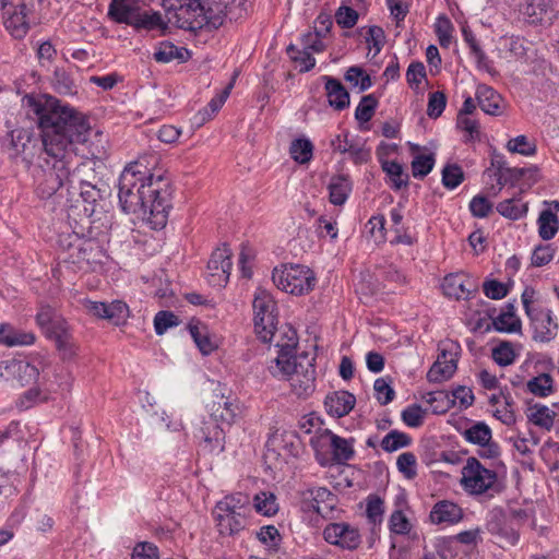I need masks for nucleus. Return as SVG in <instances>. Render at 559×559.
Instances as JSON below:
<instances>
[{
    "mask_svg": "<svg viewBox=\"0 0 559 559\" xmlns=\"http://www.w3.org/2000/svg\"><path fill=\"white\" fill-rule=\"evenodd\" d=\"M19 481L17 474L0 469V509L5 507L10 498L17 495Z\"/></svg>",
    "mask_w": 559,
    "mask_h": 559,
    "instance_id": "f704fd0d",
    "label": "nucleus"
},
{
    "mask_svg": "<svg viewBox=\"0 0 559 559\" xmlns=\"http://www.w3.org/2000/svg\"><path fill=\"white\" fill-rule=\"evenodd\" d=\"M289 154L296 163L306 164L312 158L313 145L307 138L296 139L289 146Z\"/></svg>",
    "mask_w": 559,
    "mask_h": 559,
    "instance_id": "4c0bfd02",
    "label": "nucleus"
},
{
    "mask_svg": "<svg viewBox=\"0 0 559 559\" xmlns=\"http://www.w3.org/2000/svg\"><path fill=\"white\" fill-rule=\"evenodd\" d=\"M496 210L501 216L518 221L526 215L527 204L520 198H511L499 202Z\"/></svg>",
    "mask_w": 559,
    "mask_h": 559,
    "instance_id": "72a5a7b5",
    "label": "nucleus"
},
{
    "mask_svg": "<svg viewBox=\"0 0 559 559\" xmlns=\"http://www.w3.org/2000/svg\"><path fill=\"white\" fill-rule=\"evenodd\" d=\"M56 344L62 360H71L76 355V344L69 331V325L63 330L57 326V333L49 337Z\"/></svg>",
    "mask_w": 559,
    "mask_h": 559,
    "instance_id": "7c9ffc66",
    "label": "nucleus"
},
{
    "mask_svg": "<svg viewBox=\"0 0 559 559\" xmlns=\"http://www.w3.org/2000/svg\"><path fill=\"white\" fill-rule=\"evenodd\" d=\"M171 183L162 174H151L140 162L128 165L119 178V203L152 229L163 228L171 207Z\"/></svg>",
    "mask_w": 559,
    "mask_h": 559,
    "instance_id": "f03ea898",
    "label": "nucleus"
},
{
    "mask_svg": "<svg viewBox=\"0 0 559 559\" xmlns=\"http://www.w3.org/2000/svg\"><path fill=\"white\" fill-rule=\"evenodd\" d=\"M207 408L211 423H204V427L201 428V438L206 443L216 442L219 444L224 438V428L219 424L230 426L239 413V406L221 395L216 396V400L209 404Z\"/></svg>",
    "mask_w": 559,
    "mask_h": 559,
    "instance_id": "39448f33",
    "label": "nucleus"
},
{
    "mask_svg": "<svg viewBox=\"0 0 559 559\" xmlns=\"http://www.w3.org/2000/svg\"><path fill=\"white\" fill-rule=\"evenodd\" d=\"M345 80L353 86L357 87L360 92L368 90L371 86V79L360 67H350L345 73Z\"/></svg>",
    "mask_w": 559,
    "mask_h": 559,
    "instance_id": "8fccbe9b",
    "label": "nucleus"
},
{
    "mask_svg": "<svg viewBox=\"0 0 559 559\" xmlns=\"http://www.w3.org/2000/svg\"><path fill=\"white\" fill-rule=\"evenodd\" d=\"M366 43L373 57L377 56L382 50L385 43V34L382 27L377 25L370 26L366 34Z\"/></svg>",
    "mask_w": 559,
    "mask_h": 559,
    "instance_id": "6e6d98bb",
    "label": "nucleus"
},
{
    "mask_svg": "<svg viewBox=\"0 0 559 559\" xmlns=\"http://www.w3.org/2000/svg\"><path fill=\"white\" fill-rule=\"evenodd\" d=\"M297 341L290 337L285 344H276L277 356L269 366L274 377L289 376L293 392L301 399L310 396L316 389L314 358L307 353L295 354Z\"/></svg>",
    "mask_w": 559,
    "mask_h": 559,
    "instance_id": "7ed1b4c3",
    "label": "nucleus"
},
{
    "mask_svg": "<svg viewBox=\"0 0 559 559\" xmlns=\"http://www.w3.org/2000/svg\"><path fill=\"white\" fill-rule=\"evenodd\" d=\"M425 411L418 404H413L402 412V420L413 428L420 427L424 423Z\"/></svg>",
    "mask_w": 559,
    "mask_h": 559,
    "instance_id": "774afa93",
    "label": "nucleus"
},
{
    "mask_svg": "<svg viewBox=\"0 0 559 559\" xmlns=\"http://www.w3.org/2000/svg\"><path fill=\"white\" fill-rule=\"evenodd\" d=\"M559 201H545L544 209L540 211L537 225L538 234L543 240L552 239L559 229Z\"/></svg>",
    "mask_w": 559,
    "mask_h": 559,
    "instance_id": "2eb2a0df",
    "label": "nucleus"
},
{
    "mask_svg": "<svg viewBox=\"0 0 559 559\" xmlns=\"http://www.w3.org/2000/svg\"><path fill=\"white\" fill-rule=\"evenodd\" d=\"M426 80V68L423 62H412L406 71V81L414 90H418Z\"/></svg>",
    "mask_w": 559,
    "mask_h": 559,
    "instance_id": "69168bd1",
    "label": "nucleus"
},
{
    "mask_svg": "<svg viewBox=\"0 0 559 559\" xmlns=\"http://www.w3.org/2000/svg\"><path fill=\"white\" fill-rule=\"evenodd\" d=\"M506 148L508 152H510L512 154H520V155L526 156V157L534 156L537 152V146H536L535 142L531 141L524 134L511 138L507 142Z\"/></svg>",
    "mask_w": 559,
    "mask_h": 559,
    "instance_id": "58836bf2",
    "label": "nucleus"
},
{
    "mask_svg": "<svg viewBox=\"0 0 559 559\" xmlns=\"http://www.w3.org/2000/svg\"><path fill=\"white\" fill-rule=\"evenodd\" d=\"M179 323V318L171 311H158L154 318V328L157 335H163L168 329L177 326Z\"/></svg>",
    "mask_w": 559,
    "mask_h": 559,
    "instance_id": "5fc2aeb1",
    "label": "nucleus"
},
{
    "mask_svg": "<svg viewBox=\"0 0 559 559\" xmlns=\"http://www.w3.org/2000/svg\"><path fill=\"white\" fill-rule=\"evenodd\" d=\"M538 180V168L536 166L530 167H511L507 169L502 176L500 187L510 185L513 187H531Z\"/></svg>",
    "mask_w": 559,
    "mask_h": 559,
    "instance_id": "a211bd4d",
    "label": "nucleus"
},
{
    "mask_svg": "<svg viewBox=\"0 0 559 559\" xmlns=\"http://www.w3.org/2000/svg\"><path fill=\"white\" fill-rule=\"evenodd\" d=\"M22 104L27 115L36 119L47 156L72 157L76 145L87 141L88 121L70 105L46 94L25 95Z\"/></svg>",
    "mask_w": 559,
    "mask_h": 559,
    "instance_id": "f257e3e1",
    "label": "nucleus"
},
{
    "mask_svg": "<svg viewBox=\"0 0 559 559\" xmlns=\"http://www.w3.org/2000/svg\"><path fill=\"white\" fill-rule=\"evenodd\" d=\"M492 322L495 329L500 332L516 333L522 329L520 318H512L511 313L500 312Z\"/></svg>",
    "mask_w": 559,
    "mask_h": 559,
    "instance_id": "864d4df0",
    "label": "nucleus"
},
{
    "mask_svg": "<svg viewBox=\"0 0 559 559\" xmlns=\"http://www.w3.org/2000/svg\"><path fill=\"white\" fill-rule=\"evenodd\" d=\"M525 15L530 23L538 24L551 21L554 14L545 0H533L526 5Z\"/></svg>",
    "mask_w": 559,
    "mask_h": 559,
    "instance_id": "e433bc0d",
    "label": "nucleus"
},
{
    "mask_svg": "<svg viewBox=\"0 0 559 559\" xmlns=\"http://www.w3.org/2000/svg\"><path fill=\"white\" fill-rule=\"evenodd\" d=\"M288 53L290 58L298 63L302 72L310 71L316 66V59L310 51L305 49L298 50L292 45L288 47Z\"/></svg>",
    "mask_w": 559,
    "mask_h": 559,
    "instance_id": "e2e57ef3",
    "label": "nucleus"
},
{
    "mask_svg": "<svg viewBox=\"0 0 559 559\" xmlns=\"http://www.w3.org/2000/svg\"><path fill=\"white\" fill-rule=\"evenodd\" d=\"M515 352L509 342H501L492 349V359L499 366H509L515 360Z\"/></svg>",
    "mask_w": 559,
    "mask_h": 559,
    "instance_id": "bf43d9fd",
    "label": "nucleus"
},
{
    "mask_svg": "<svg viewBox=\"0 0 559 559\" xmlns=\"http://www.w3.org/2000/svg\"><path fill=\"white\" fill-rule=\"evenodd\" d=\"M5 27L14 37H23L27 33L28 19L25 5H22L19 12H14L5 20Z\"/></svg>",
    "mask_w": 559,
    "mask_h": 559,
    "instance_id": "a19ab883",
    "label": "nucleus"
},
{
    "mask_svg": "<svg viewBox=\"0 0 559 559\" xmlns=\"http://www.w3.org/2000/svg\"><path fill=\"white\" fill-rule=\"evenodd\" d=\"M456 370L453 358L447 359V353L442 352L437 361L430 367L427 379L429 382L440 383L450 379Z\"/></svg>",
    "mask_w": 559,
    "mask_h": 559,
    "instance_id": "cd10ccee",
    "label": "nucleus"
},
{
    "mask_svg": "<svg viewBox=\"0 0 559 559\" xmlns=\"http://www.w3.org/2000/svg\"><path fill=\"white\" fill-rule=\"evenodd\" d=\"M527 391L538 397H547L555 392L554 379L549 373H540L526 383Z\"/></svg>",
    "mask_w": 559,
    "mask_h": 559,
    "instance_id": "c9c22d12",
    "label": "nucleus"
},
{
    "mask_svg": "<svg viewBox=\"0 0 559 559\" xmlns=\"http://www.w3.org/2000/svg\"><path fill=\"white\" fill-rule=\"evenodd\" d=\"M463 518L462 509L452 501H438L430 511V520L433 524H454Z\"/></svg>",
    "mask_w": 559,
    "mask_h": 559,
    "instance_id": "b1692460",
    "label": "nucleus"
},
{
    "mask_svg": "<svg viewBox=\"0 0 559 559\" xmlns=\"http://www.w3.org/2000/svg\"><path fill=\"white\" fill-rule=\"evenodd\" d=\"M412 443V438L402 431L391 430L381 441V448L385 452H394L402 448H407Z\"/></svg>",
    "mask_w": 559,
    "mask_h": 559,
    "instance_id": "37998d69",
    "label": "nucleus"
},
{
    "mask_svg": "<svg viewBox=\"0 0 559 559\" xmlns=\"http://www.w3.org/2000/svg\"><path fill=\"white\" fill-rule=\"evenodd\" d=\"M272 280L277 288L292 295H304L312 290L316 283L313 272L305 265H285L274 269Z\"/></svg>",
    "mask_w": 559,
    "mask_h": 559,
    "instance_id": "423d86ee",
    "label": "nucleus"
},
{
    "mask_svg": "<svg viewBox=\"0 0 559 559\" xmlns=\"http://www.w3.org/2000/svg\"><path fill=\"white\" fill-rule=\"evenodd\" d=\"M189 331L195 345L203 355H209L215 349L214 343L211 341L206 326L201 324H189Z\"/></svg>",
    "mask_w": 559,
    "mask_h": 559,
    "instance_id": "c03bdc74",
    "label": "nucleus"
},
{
    "mask_svg": "<svg viewBox=\"0 0 559 559\" xmlns=\"http://www.w3.org/2000/svg\"><path fill=\"white\" fill-rule=\"evenodd\" d=\"M214 516L217 522L218 532L222 535H234L243 528V513H228L214 510Z\"/></svg>",
    "mask_w": 559,
    "mask_h": 559,
    "instance_id": "c85d7f7f",
    "label": "nucleus"
},
{
    "mask_svg": "<svg viewBox=\"0 0 559 559\" xmlns=\"http://www.w3.org/2000/svg\"><path fill=\"white\" fill-rule=\"evenodd\" d=\"M255 510L266 516L274 515L278 508L276 497L271 492L261 491L253 498Z\"/></svg>",
    "mask_w": 559,
    "mask_h": 559,
    "instance_id": "09e8293b",
    "label": "nucleus"
},
{
    "mask_svg": "<svg viewBox=\"0 0 559 559\" xmlns=\"http://www.w3.org/2000/svg\"><path fill=\"white\" fill-rule=\"evenodd\" d=\"M304 496L308 508L319 514L332 511L336 503V496L325 487L308 489Z\"/></svg>",
    "mask_w": 559,
    "mask_h": 559,
    "instance_id": "6ab92c4d",
    "label": "nucleus"
},
{
    "mask_svg": "<svg viewBox=\"0 0 559 559\" xmlns=\"http://www.w3.org/2000/svg\"><path fill=\"white\" fill-rule=\"evenodd\" d=\"M36 323L47 337L57 333V326L60 325L62 330L68 326V323L57 314L55 308L47 304H40L36 314Z\"/></svg>",
    "mask_w": 559,
    "mask_h": 559,
    "instance_id": "aec40b11",
    "label": "nucleus"
},
{
    "mask_svg": "<svg viewBox=\"0 0 559 559\" xmlns=\"http://www.w3.org/2000/svg\"><path fill=\"white\" fill-rule=\"evenodd\" d=\"M252 307L255 333L263 343H267L272 340L276 328L275 301L269 292L258 289Z\"/></svg>",
    "mask_w": 559,
    "mask_h": 559,
    "instance_id": "0eeeda50",
    "label": "nucleus"
},
{
    "mask_svg": "<svg viewBox=\"0 0 559 559\" xmlns=\"http://www.w3.org/2000/svg\"><path fill=\"white\" fill-rule=\"evenodd\" d=\"M234 82L235 78L227 86L215 94V96L210 100L207 107L200 111V114L203 116L202 120L211 119L216 112L219 111L230 95V92L234 87Z\"/></svg>",
    "mask_w": 559,
    "mask_h": 559,
    "instance_id": "a18cd8bd",
    "label": "nucleus"
},
{
    "mask_svg": "<svg viewBox=\"0 0 559 559\" xmlns=\"http://www.w3.org/2000/svg\"><path fill=\"white\" fill-rule=\"evenodd\" d=\"M320 440L329 442L332 449L333 460L336 463H345L355 454L352 440L338 437L328 429L320 436Z\"/></svg>",
    "mask_w": 559,
    "mask_h": 559,
    "instance_id": "412c9836",
    "label": "nucleus"
},
{
    "mask_svg": "<svg viewBox=\"0 0 559 559\" xmlns=\"http://www.w3.org/2000/svg\"><path fill=\"white\" fill-rule=\"evenodd\" d=\"M443 294L449 298L456 300L467 299L476 292L477 286L474 281L464 273L449 274L441 284Z\"/></svg>",
    "mask_w": 559,
    "mask_h": 559,
    "instance_id": "ddd939ff",
    "label": "nucleus"
},
{
    "mask_svg": "<svg viewBox=\"0 0 559 559\" xmlns=\"http://www.w3.org/2000/svg\"><path fill=\"white\" fill-rule=\"evenodd\" d=\"M53 159L51 169L44 175L38 182L36 193L41 199H48L66 185H72L70 164L72 157H51Z\"/></svg>",
    "mask_w": 559,
    "mask_h": 559,
    "instance_id": "1a4fd4ad",
    "label": "nucleus"
},
{
    "mask_svg": "<svg viewBox=\"0 0 559 559\" xmlns=\"http://www.w3.org/2000/svg\"><path fill=\"white\" fill-rule=\"evenodd\" d=\"M44 378L45 381L43 383L45 384V391H47L49 395L51 393L64 395L69 393L72 388L73 376L70 370L62 366L44 370Z\"/></svg>",
    "mask_w": 559,
    "mask_h": 559,
    "instance_id": "4468645a",
    "label": "nucleus"
},
{
    "mask_svg": "<svg viewBox=\"0 0 559 559\" xmlns=\"http://www.w3.org/2000/svg\"><path fill=\"white\" fill-rule=\"evenodd\" d=\"M50 399V395L45 391V384L40 383L36 388L27 390L21 397V406L25 408L32 407L33 404L46 402Z\"/></svg>",
    "mask_w": 559,
    "mask_h": 559,
    "instance_id": "052dcab7",
    "label": "nucleus"
},
{
    "mask_svg": "<svg viewBox=\"0 0 559 559\" xmlns=\"http://www.w3.org/2000/svg\"><path fill=\"white\" fill-rule=\"evenodd\" d=\"M396 466L400 473L407 479H413L417 475V459L412 452H404L399 455Z\"/></svg>",
    "mask_w": 559,
    "mask_h": 559,
    "instance_id": "13d9d810",
    "label": "nucleus"
},
{
    "mask_svg": "<svg viewBox=\"0 0 559 559\" xmlns=\"http://www.w3.org/2000/svg\"><path fill=\"white\" fill-rule=\"evenodd\" d=\"M329 199L334 205H343L353 189L352 180L346 175L333 176L329 182Z\"/></svg>",
    "mask_w": 559,
    "mask_h": 559,
    "instance_id": "393cba45",
    "label": "nucleus"
},
{
    "mask_svg": "<svg viewBox=\"0 0 559 559\" xmlns=\"http://www.w3.org/2000/svg\"><path fill=\"white\" fill-rule=\"evenodd\" d=\"M323 79L325 81L324 88L329 105L337 111L347 108L350 104V98L344 85L331 76H324Z\"/></svg>",
    "mask_w": 559,
    "mask_h": 559,
    "instance_id": "5701e85b",
    "label": "nucleus"
},
{
    "mask_svg": "<svg viewBox=\"0 0 559 559\" xmlns=\"http://www.w3.org/2000/svg\"><path fill=\"white\" fill-rule=\"evenodd\" d=\"M167 22L179 28L190 29L202 22L203 7L199 0H163Z\"/></svg>",
    "mask_w": 559,
    "mask_h": 559,
    "instance_id": "6e6552de",
    "label": "nucleus"
},
{
    "mask_svg": "<svg viewBox=\"0 0 559 559\" xmlns=\"http://www.w3.org/2000/svg\"><path fill=\"white\" fill-rule=\"evenodd\" d=\"M497 481V473L486 468L476 457H468L462 469V485L471 493L481 495Z\"/></svg>",
    "mask_w": 559,
    "mask_h": 559,
    "instance_id": "9d476101",
    "label": "nucleus"
},
{
    "mask_svg": "<svg viewBox=\"0 0 559 559\" xmlns=\"http://www.w3.org/2000/svg\"><path fill=\"white\" fill-rule=\"evenodd\" d=\"M378 107V99L374 95L369 94L361 98L358 106L355 109V118L360 123L368 122Z\"/></svg>",
    "mask_w": 559,
    "mask_h": 559,
    "instance_id": "49530a36",
    "label": "nucleus"
},
{
    "mask_svg": "<svg viewBox=\"0 0 559 559\" xmlns=\"http://www.w3.org/2000/svg\"><path fill=\"white\" fill-rule=\"evenodd\" d=\"M414 158L412 160V174L415 178L426 177L433 168L435 157L431 153H419L420 147L416 144H409Z\"/></svg>",
    "mask_w": 559,
    "mask_h": 559,
    "instance_id": "473e14b6",
    "label": "nucleus"
},
{
    "mask_svg": "<svg viewBox=\"0 0 559 559\" xmlns=\"http://www.w3.org/2000/svg\"><path fill=\"white\" fill-rule=\"evenodd\" d=\"M390 531L394 534L406 535L409 533L412 525L407 516L401 511L395 510L389 520Z\"/></svg>",
    "mask_w": 559,
    "mask_h": 559,
    "instance_id": "338daca9",
    "label": "nucleus"
},
{
    "mask_svg": "<svg viewBox=\"0 0 559 559\" xmlns=\"http://www.w3.org/2000/svg\"><path fill=\"white\" fill-rule=\"evenodd\" d=\"M231 255L229 247L215 248L207 263V267L213 272V275H219L221 272L225 276V281L228 280L233 267Z\"/></svg>",
    "mask_w": 559,
    "mask_h": 559,
    "instance_id": "a878e982",
    "label": "nucleus"
},
{
    "mask_svg": "<svg viewBox=\"0 0 559 559\" xmlns=\"http://www.w3.org/2000/svg\"><path fill=\"white\" fill-rule=\"evenodd\" d=\"M35 341L36 336L33 332L17 329L11 323H0V345L7 347L29 346Z\"/></svg>",
    "mask_w": 559,
    "mask_h": 559,
    "instance_id": "dca6fc26",
    "label": "nucleus"
},
{
    "mask_svg": "<svg viewBox=\"0 0 559 559\" xmlns=\"http://www.w3.org/2000/svg\"><path fill=\"white\" fill-rule=\"evenodd\" d=\"M526 416L528 421L549 431L554 426L556 413L546 405L535 403L528 405Z\"/></svg>",
    "mask_w": 559,
    "mask_h": 559,
    "instance_id": "c756f323",
    "label": "nucleus"
},
{
    "mask_svg": "<svg viewBox=\"0 0 559 559\" xmlns=\"http://www.w3.org/2000/svg\"><path fill=\"white\" fill-rule=\"evenodd\" d=\"M187 51L178 48L169 41H163L154 53V58L159 62H169L174 59H183Z\"/></svg>",
    "mask_w": 559,
    "mask_h": 559,
    "instance_id": "3c124183",
    "label": "nucleus"
},
{
    "mask_svg": "<svg viewBox=\"0 0 559 559\" xmlns=\"http://www.w3.org/2000/svg\"><path fill=\"white\" fill-rule=\"evenodd\" d=\"M463 437L466 441L473 444H486L491 438V429L484 421H477L472 425L469 428L465 429L463 432Z\"/></svg>",
    "mask_w": 559,
    "mask_h": 559,
    "instance_id": "ea45409f",
    "label": "nucleus"
},
{
    "mask_svg": "<svg viewBox=\"0 0 559 559\" xmlns=\"http://www.w3.org/2000/svg\"><path fill=\"white\" fill-rule=\"evenodd\" d=\"M355 396L347 391H337L326 395L324 406L329 414L335 417L347 415L354 407Z\"/></svg>",
    "mask_w": 559,
    "mask_h": 559,
    "instance_id": "4be33fe9",
    "label": "nucleus"
},
{
    "mask_svg": "<svg viewBox=\"0 0 559 559\" xmlns=\"http://www.w3.org/2000/svg\"><path fill=\"white\" fill-rule=\"evenodd\" d=\"M453 31L454 27L449 17L445 15H439L436 19L435 32L442 47H450L453 40Z\"/></svg>",
    "mask_w": 559,
    "mask_h": 559,
    "instance_id": "de8ad7c7",
    "label": "nucleus"
},
{
    "mask_svg": "<svg viewBox=\"0 0 559 559\" xmlns=\"http://www.w3.org/2000/svg\"><path fill=\"white\" fill-rule=\"evenodd\" d=\"M381 168L389 177L392 189L400 190L407 185L408 176L404 174L402 165L397 162H385Z\"/></svg>",
    "mask_w": 559,
    "mask_h": 559,
    "instance_id": "79ce46f5",
    "label": "nucleus"
},
{
    "mask_svg": "<svg viewBox=\"0 0 559 559\" xmlns=\"http://www.w3.org/2000/svg\"><path fill=\"white\" fill-rule=\"evenodd\" d=\"M464 179L463 170L457 165H448L442 170V183L448 189H455Z\"/></svg>",
    "mask_w": 559,
    "mask_h": 559,
    "instance_id": "0e129e2a",
    "label": "nucleus"
},
{
    "mask_svg": "<svg viewBox=\"0 0 559 559\" xmlns=\"http://www.w3.org/2000/svg\"><path fill=\"white\" fill-rule=\"evenodd\" d=\"M475 97L481 110L491 116H499L503 111V99L492 87L478 84Z\"/></svg>",
    "mask_w": 559,
    "mask_h": 559,
    "instance_id": "f3484780",
    "label": "nucleus"
},
{
    "mask_svg": "<svg viewBox=\"0 0 559 559\" xmlns=\"http://www.w3.org/2000/svg\"><path fill=\"white\" fill-rule=\"evenodd\" d=\"M325 542L346 549H356L360 544L358 531L346 523H331L323 530Z\"/></svg>",
    "mask_w": 559,
    "mask_h": 559,
    "instance_id": "9b49d317",
    "label": "nucleus"
},
{
    "mask_svg": "<svg viewBox=\"0 0 559 559\" xmlns=\"http://www.w3.org/2000/svg\"><path fill=\"white\" fill-rule=\"evenodd\" d=\"M487 530L490 534L501 537L510 545H514L519 540L518 532L507 524L506 516L501 511L492 513Z\"/></svg>",
    "mask_w": 559,
    "mask_h": 559,
    "instance_id": "bb28decb",
    "label": "nucleus"
},
{
    "mask_svg": "<svg viewBox=\"0 0 559 559\" xmlns=\"http://www.w3.org/2000/svg\"><path fill=\"white\" fill-rule=\"evenodd\" d=\"M12 378L16 379L21 385H28L36 382L39 377V370L35 365L24 360L13 359L9 367Z\"/></svg>",
    "mask_w": 559,
    "mask_h": 559,
    "instance_id": "2f4dec72",
    "label": "nucleus"
},
{
    "mask_svg": "<svg viewBox=\"0 0 559 559\" xmlns=\"http://www.w3.org/2000/svg\"><path fill=\"white\" fill-rule=\"evenodd\" d=\"M533 328V340L540 343H548L557 336L558 323L552 319L549 309H539L528 316Z\"/></svg>",
    "mask_w": 559,
    "mask_h": 559,
    "instance_id": "f8f14e48",
    "label": "nucleus"
},
{
    "mask_svg": "<svg viewBox=\"0 0 559 559\" xmlns=\"http://www.w3.org/2000/svg\"><path fill=\"white\" fill-rule=\"evenodd\" d=\"M106 308L105 319L117 325L127 318L129 312L127 304L121 300H115L110 304H106Z\"/></svg>",
    "mask_w": 559,
    "mask_h": 559,
    "instance_id": "680f3d73",
    "label": "nucleus"
},
{
    "mask_svg": "<svg viewBox=\"0 0 559 559\" xmlns=\"http://www.w3.org/2000/svg\"><path fill=\"white\" fill-rule=\"evenodd\" d=\"M108 16L134 28L153 29L162 24L160 14L148 10L141 0H111Z\"/></svg>",
    "mask_w": 559,
    "mask_h": 559,
    "instance_id": "20e7f679",
    "label": "nucleus"
},
{
    "mask_svg": "<svg viewBox=\"0 0 559 559\" xmlns=\"http://www.w3.org/2000/svg\"><path fill=\"white\" fill-rule=\"evenodd\" d=\"M345 154H347L355 164L367 163L371 156L370 150L366 147L365 143L359 138H355L350 142Z\"/></svg>",
    "mask_w": 559,
    "mask_h": 559,
    "instance_id": "603ef678",
    "label": "nucleus"
},
{
    "mask_svg": "<svg viewBox=\"0 0 559 559\" xmlns=\"http://www.w3.org/2000/svg\"><path fill=\"white\" fill-rule=\"evenodd\" d=\"M248 503V497L242 495L228 496L217 502L214 510L222 512L243 513L242 509Z\"/></svg>",
    "mask_w": 559,
    "mask_h": 559,
    "instance_id": "4d7b16f0",
    "label": "nucleus"
}]
</instances>
